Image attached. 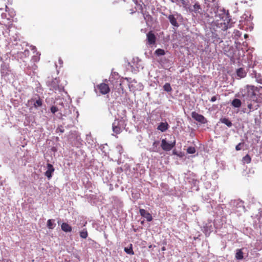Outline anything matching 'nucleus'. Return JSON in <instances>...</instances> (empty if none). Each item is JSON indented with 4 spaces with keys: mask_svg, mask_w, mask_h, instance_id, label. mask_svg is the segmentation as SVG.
<instances>
[{
    "mask_svg": "<svg viewBox=\"0 0 262 262\" xmlns=\"http://www.w3.org/2000/svg\"><path fill=\"white\" fill-rule=\"evenodd\" d=\"M214 224L211 222H209L208 224H206L205 226H204V232L206 235V236H208L210 235V233L213 231L214 228Z\"/></svg>",
    "mask_w": 262,
    "mask_h": 262,
    "instance_id": "11",
    "label": "nucleus"
},
{
    "mask_svg": "<svg viewBox=\"0 0 262 262\" xmlns=\"http://www.w3.org/2000/svg\"><path fill=\"white\" fill-rule=\"evenodd\" d=\"M54 220L49 219L47 221V226L49 229H53L55 226L56 224L54 222Z\"/></svg>",
    "mask_w": 262,
    "mask_h": 262,
    "instance_id": "22",
    "label": "nucleus"
},
{
    "mask_svg": "<svg viewBox=\"0 0 262 262\" xmlns=\"http://www.w3.org/2000/svg\"><path fill=\"white\" fill-rule=\"evenodd\" d=\"M191 116L193 119L202 124H205L207 122L206 119L202 115L197 113L195 112H192Z\"/></svg>",
    "mask_w": 262,
    "mask_h": 262,
    "instance_id": "7",
    "label": "nucleus"
},
{
    "mask_svg": "<svg viewBox=\"0 0 262 262\" xmlns=\"http://www.w3.org/2000/svg\"><path fill=\"white\" fill-rule=\"evenodd\" d=\"M147 39L149 45H153L156 41V36L152 33L149 32L147 34Z\"/></svg>",
    "mask_w": 262,
    "mask_h": 262,
    "instance_id": "17",
    "label": "nucleus"
},
{
    "mask_svg": "<svg viewBox=\"0 0 262 262\" xmlns=\"http://www.w3.org/2000/svg\"><path fill=\"white\" fill-rule=\"evenodd\" d=\"M136 4L137 3L138 0H133Z\"/></svg>",
    "mask_w": 262,
    "mask_h": 262,
    "instance_id": "45",
    "label": "nucleus"
},
{
    "mask_svg": "<svg viewBox=\"0 0 262 262\" xmlns=\"http://www.w3.org/2000/svg\"><path fill=\"white\" fill-rule=\"evenodd\" d=\"M160 141L158 140L155 141L152 145V146L148 149L150 152H158L160 151Z\"/></svg>",
    "mask_w": 262,
    "mask_h": 262,
    "instance_id": "15",
    "label": "nucleus"
},
{
    "mask_svg": "<svg viewBox=\"0 0 262 262\" xmlns=\"http://www.w3.org/2000/svg\"><path fill=\"white\" fill-rule=\"evenodd\" d=\"M114 76H118V74L116 72L112 73L111 76L110 78V79L111 80Z\"/></svg>",
    "mask_w": 262,
    "mask_h": 262,
    "instance_id": "37",
    "label": "nucleus"
},
{
    "mask_svg": "<svg viewBox=\"0 0 262 262\" xmlns=\"http://www.w3.org/2000/svg\"><path fill=\"white\" fill-rule=\"evenodd\" d=\"M244 143L243 142H241L238 144L235 147V149L237 151L241 150L242 146L244 145Z\"/></svg>",
    "mask_w": 262,
    "mask_h": 262,
    "instance_id": "35",
    "label": "nucleus"
},
{
    "mask_svg": "<svg viewBox=\"0 0 262 262\" xmlns=\"http://www.w3.org/2000/svg\"><path fill=\"white\" fill-rule=\"evenodd\" d=\"M39 56H40V54H38V53H37L36 55H34L32 57V60L34 62H37V61H38L39 60V58H39Z\"/></svg>",
    "mask_w": 262,
    "mask_h": 262,
    "instance_id": "32",
    "label": "nucleus"
},
{
    "mask_svg": "<svg viewBox=\"0 0 262 262\" xmlns=\"http://www.w3.org/2000/svg\"><path fill=\"white\" fill-rule=\"evenodd\" d=\"M139 212L140 215L145 218L148 222H150L152 220V215L144 209H140Z\"/></svg>",
    "mask_w": 262,
    "mask_h": 262,
    "instance_id": "14",
    "label": "nucleus"
},
{
    "mask_svg": "<svg viewBox=\"0 0 262 262\" xmlns=\"http://www.w3.org/2000/svg\"><path fill=\"white\" fill-rule=\"evenodd\" d=\"M58 61L60 64H62L63 63L62 60L60 58H59Z\"/></svg>",
    "mask_w": 262,
    "mask_h": 262,
    "instance_id": "41",
    "label": "nucleus"
},
{
    "mask_svg": "<svg viewBox=\"0 0 262 262\" xmlns=\"http://www.w3.org/2000/svg\"><path fill=\"white\" fill-rule=\"evenodd\" d=\"M49 86L50 89L55 92L58 91L61 92L64 91V88L63 86L59 85V80L57 78H55L50 82Z\"/></svg>",
    "mask_w": 262,
    "mask_h": 262,
    "instance_id": "5",
    "label": "nucleus"
},
{
    "mask_svg": "<svg viewBox=\"0 0 262 262\" xmlns=\"http://www.w3.org/2000/svg\"><path fill=\"white\" fill-rule=\"evenodd\" d=\"M161 250L164 251L165 250H166V248L165 247H163L162 248H161Z\"/></svg>",
    "mask_w": 262,
    "mask_h": 262,
    "instance_id": "43",
    "label": "nucleus"
},
{
    "mask_svg": "<svg viewBox=\"0 0 262 262\" xmlns=\"http://www.w3.org/2000/svg\"><path fill=\"white\" fill-rule=\"evenodd\" d=\"M163 90L167 92V93H170L172 92V89L171 88V86L169 83H166L163 86Z\"/></svg>",
    "mask_w": 262,
    "mask_h": 262,
    "instance_id": "24",
    "label": "nucleus"
},
{
    "mask_svg": "<svg viewBox=\"0 0 262 262\" xmlns=\"http://www.w3.org/2000/svg\"><path fill=\"white\" fill-rule=\"evenodd\" d=\"M241 105L242 102L239 99L235 98L231 102V105L234 107L238 108Z\"/></svg>",
    "mask_w": 262,
    "mask_h": 262,
    "instance_id": "21",
    "label": "nucleus"
},
{
    "mask_svg": "<svg viewBox=\"0 0 262 262\" xmlns=\"http://www.w3.org/2000/svg\"><path fill=\"white\" fill-rule=\"evenodd\" d=\"M168 126L167 122H161L158 125L157 129L162 132H164L168 129Z\"/></svg>",
    "mask_w": 262,
    "mask_h": 262,
    "instance_id": "19",
    "label": "nucleus"
},
{
    "mask_svg": "<svg viewBox=\"0 0 262 262\" xmlns=\"http://www.w3.org/2000/svg\"><path fill=\"white\" fill-rule=\"evenodd\" d=\"M112 129L114 133L116 134H120L122 129L120 126L119 121L118 119H115L112 124Z\"/></svg>",
    "mask_w": 262,
    "mask_h": 262,
    "instance_id": "10",
    "label": "nucleus"
},
{
    "mask_svg": "<svg viewBox=\"0 0 262 262\" xmlns=\"http://www.w3.org/2000/svg\"><path fill=\"white\" fill-rule=\"evenodd\" d=\"M178 14L177 13L176 15L174 14H170L168 16L167 18L169 19L170 24L174 27H178L179 26V24L177 21V18L178 17Z\"/></svg>",
    "mask_w": 262,
    "mask_h": 262,
    "instance_id": "13",
    "label": "nucleus"
},
{
    "mask_svg": "<svg viewBox=\"0 0 262 262\" xmlns=\"http://www.w3.org/2000/svg\"><path fill=\"white\" fill-rule=\"evenodd\" d=\"M80 236L82 238H86L88 236V232L86 230H83L82 231L80 232Z\"/></svg>",
    "mask_w": 262,
    "mask_h": 262,
    "instance_id": "30",
    "label": "nucleus"
},
{
    "mask_svg": "<svg viewBox=\"0 0 262 262\" xmlns=\"http://www.w3.org/2000/svg\"><path fill=\"white\" fill-rule=\"evenodd\" d=\"M195 151H196L195 148L194 147L190 146V147H188V148L187 149V152L188 154H194L195 152Z\"/></svg>",
    "mask_w": 262,
    "mask_h": 262,
    "instance_id": "31",
    "label": "nucleus"
},
{
    "mask_svg": "<svg viewBox=\"0 0 262 262\" xmlns=\"http://www.w3.org/2000/svg\"><path fill=\"white\" fill-rule=\"evenodd\" d=\"M248 108H249V111H247L246 108L243 110L244 113H246L247 114H250L252 111L257 109V107L255 106L254 107L252 104L250 103L248 104Z\"/></svg>",
    "mask_w": 262,
    "mask_h": 262,
    "instance_id": "25",
    "label": "nucleus"
},
{
    "mask_svg": "<svg viewBox=\"0 0 262 262\" xmlns=\"http://www.w3.org/2000/svg\"><path fill=\"white\" fill-rule=\"evenodd\" d=\"M32 50H34V52H35V51H36V49L35 47H32Z\"/></svg>",
    "mask_w": 262,
    "mask_h": 262,
    "instance_id": "44",
    "label": "nucleus"
},
{
    "mask_svg": "<svg viewBox=\"0 0 262 262\" xmlns=\"http://www.w3.org/2000/svg\"><path fill=\"white\" fill-rule=\"evenodd\" d=\"M51 112L53 114H55V113L57 112L58 111V108L57 107L55 106H52L51 108Z\"/></svg>",
    "mask_w": 262,
    "mask_h": 262,
    "instance_id": "33",
    "label": "nucleus"
},
{
    "mask_svg": "<svg viewBox=\"0 0 262 262\" xmlns=\"http://www.w3.org/2000/svg\"><path fill=\"white\" fill-rule=\"evenodd\" d=\"M255 78L256 79V81L259 83H262V79L260 78L259 79L257 77V75H256V74L255 73Z\"/></svg>",
    "mask_w": 262,
    "mask_h": 262,
    "instance_id": "38",
    "label": "nucleus"
},
{
    "mask_svg": "<svg viewBox=\"0 0 262 262\" xmlns=\"http://www.w3.org/2000/svg\"><path fill=\"white\" fill-rule=\"evenodd\" d=\"M64 129H63V128L62 127H59L56 129V132L57 133L60 132L61 133H63L64 132Z\"/></svg>",
    "mask_w": 262,
    "mask_h": 262,
    "instance_id": "36",
    "label": "nucleus"
},
{
    "mask_svg": "<svg viewBox=\"0 0 262 262\" xmlns=\"http://www.w3.org/2000/svg\"><path fill=\"white\" fill-rule=\"evenodd\" d=\"M61 230L65 232H69L72 231V227L67 223H63L61 226Z\"/></svg>",
    "mask_w": 262,
    "mask_h": 262,
    "instance_id": "20",
    "label": "nucleus"
},
{
    "mask_svg": "<svg viewBox=\"0 0 262 262\" xmlns=\"http://www.w3.org/2000/svg\"><path fill=\"white\" fill-rule=\"evenodd\" d=\"M155 54L157 56H162V55H165V52L164 50L161 49H158L156 50Z\"/></svg>",
    "mask_w": 262,
    "mask_h": 262,
    "instance_id": "29",
    "label": "nucleus"
},
{
    "mask_svg": "<svg viewBox=\"0 0 262 262\" xmlns=\"http://www.w3.org/2000/svg\"><path fill=\"white\" fill-rule=\"evenodd\" d=\"M258 97V99L256 102H261L262 101V87H258V95H257Z\"/></svg>",
    "mask_w": 262,
    "mask_h": 262,
    "instance_id": "27",
    "label": "nucleus"
},
{
    "mask_svg": "<svg viewBox=\"0 0 262 262\" xmlns=\"http://www.w3.org/2000/svg\"><path fill=\"white\" fill-rule=\"evenodd\" d=\"M176 143V141L174 137H173V140L169 142H168L166 139H163L161 140V147L163 150L168 151L175 146Z\"/></svg>",
    "mask_w": 262,
    "mask_h": 262,
    "instance_id": "4",
    "label": "nucleus"
},
{
    "mask_svg": "<svg viewBox=\"0 0 262 262\" xmlns=\"http://www.w3.org/2000/svg\"><path fill=\"white\" fill-rule=\"evenodd\" d=\"M133 64L132 66V67L135 72H138L140 69H142L143 68L141 60H140L138 57L133 58Z\"/></svg>",
    "mask_w": 262,
    "mask_h": 262,
    "instance_id": "6",
    "label": "nucleus"
},
{
    "mask_svg": "<svg viewBox=\"0 0 262 262\" xmlns=\"http://www.w3.org/2000/svg\"><path fill=\"white\" fill-rule=\"evenodd\" d=\"M4 262H11V261L9 259H5Z\"/></svg>",
    "mask_w": 262,
    "mask_h": 262,
    "instance_id": "42",
    "label": "nucleus"
},
{
    "mask_svg": "<svg viewBox=\"0 0 262 262\" xmlns=\"http://www.w3.org/2000/svg\"><path fill=\"white\" fill-rule=\"evenodd\" d=\"M251 160V157H250V156L249 155H246L245 156H244L243 158V161L244 163H245L248 164V163H250Z\"/></svg>",
    "mask_w": 262,
    "mask_h": 262,
    "instance_id": "28",
    "label": "nucleus"
},
{
    "mask_svg": "<svg viewBox=\"0 0 262 262\" xmlns=\"http://www.w3.org/2000/svg\"><path fill=\"white\" fill-rule=\"evenodd\" d=\"M217 99V98H216V96H213L211 99H210V101L211 102H214Z\"/></svg>",
    "mask_w": 262,
    "mask_h": 262,
    "instance_id": "40",
    "label": "nucleus"
},
{
    "mask_svg": "<svg viewBox=\"0 0 262 262\" xmlns=\"http://www.w3.org/2000/svg\"><path fill=\"white\" fill-rule=\"evenodd\" d=\"M231 204L233 207H235L237 209H239V210H237L238 211H241V209H244V202L241 200H232L231 202Z\"/></svg>",
    "mask_w": 262,
    "mask_h": 262,
    "instance_id": "8",
    "label": "nucleus"
},
{
    "mask_svg": "<svg viewBox=\"0 0 262 262\" xmlns=\"http://www.w3.org/2000/svg\"><path fill=\"white\" fill-rule=\"evenodd\" d=\"M5 8H6V11H7V9L8 8V7L6 5L5 6Z\"/></svg>",
    "mask_w": 262,
    "mask_h": 262,
    "instance_id": "46",
    "label": "nucleus"
},
{
    "mask_svg": "<svg viewBox=\"0 0 262 262\" xmlns=\"http://www.w3.org/2000/svg\"><path fill=\"white\" fill-rule=\"evenodd\" d=\"M243 249L244 248L236 249L235 256L236 259L240 260L244 258Z\"/></svg>",
    "mask_w": 262,
    "mask_h": 262,
    "instance_id": "18",
    "label": "nucleus"
},
{
    "mask_svg": "<svg viewBox=\"0 0 262 262\" xmlns=\"http://www.w3.org/2000/svg\"><path fill=\"white\" fill-rule=\"evenodd\" d=\"M97 88L102 94L105 95L110 92L109 86L106 83H102L98 85Z\"/></svg>",
    "mask_w": 262,
    "mask_h": 262,
    "instance_id": "9",
    "label": "nucleus"
},
{
    "mask_svg": "<svg viewBox=\"0 0 262 262\" xmlns=\"http://www.w3.org/2000/svg\"><path fill=\"white\" fill-rule=\"evenodd\" d=\"M55 170V169L53 166L50 164H47V170L45 172V176L47 177V178L50 180L52 177V174Z\"/></svg>",
    "mask_w": 262,
    "mask_h": 262,
    "instance_id": "12",
    "label": "nucleus"
},
{
    "mask_svg": "<svg viewBox=\"0 0 262 262\" xmlns=\"http://www.w3.org/2000/svg\"><path fill=\"white\" fill-rule=\"evenodd\" d=\"M236 76L238 77V79H241L244 78L246 77L247 75L246 71L242 68H240L236 70Z\"/></svg>",
    "mask_w": 262,
    "mask_h": 262,
    "instance_id": "16",
    "label": "nucleus"
},
{
    "mask_svg": "<svg viewBox=\"0 0 262 262\" xmlns=\"http://www.w3.org/2000/svg\"><path fill=\"white\" fill-rule=\"evenodd\" d=\"M220 122L226 124L229 127H230L232 126V123L228 118H221Z\"/></svg>",
    "mask_w": 262,
    "mask_h": 262,
    "instance_id": "23",
    "label": "nucleus"
},
{
    "mask_svg": "<svg viewBox=\"0 0 262 262\" xmlns=\"http://www.w3.org/2000/svg\"><path fill=\"white\" fill-rule=\"evenodd\" d=\"M247 36H248V35H247V34H245V38H246V37H247Z\"/></svg>",
    "mask_w": 262,
    "mask_h": 262,
    "instance_id": "47",
    "label": "nucleus"
},
{
    "mask_svg": "<svg viewBox=\"0 0 262 262\" xmlns=\"http://www.w3.org/2000/svg\"><path fill=\"white\" fill-rule=\"evenodd\" d=\"M204 1L206 10L205 7L204 9L202 8L198 1L192 0V5L188 6V11L199 17L204 23L210 25L213 29H220L223 31V35H226L228 30L233 27L228 11L221 8L214 0L211 3H208L206 0Z\"/></svg>",
    "mask_w": 262,
    "mask_h": 262,
    "instance_id": "1",
    "label": "nucleus"
},
{
    "mask_svg": "<svg viewBox=\"0 0 262 262\" xmlns=\"http://www.w3.org/2000/svg\"><path fill=\"white\" fill-rule=\"evenodd\" d=\"M181 1L184 7L188 11V7L190 5H189L185 0H181Z\"/></svg>",
    "mask_w": 262,
    "mask_h": 262,
    "instance_id": "34",
    "label": "nucleus"
},
{
    "mask_svg": "<svg viewBox=\"0 0 262 262\" xmlns=\"http://www.w3.org/2000/svg\"><path fill=\"white\" fill-rule=\"evenodd\" d=\"M258 88L257 87L247 85L245 90V93L244 95H247L248 97H249L251 100L256 102L258 99L257 96V95H258Z\"/></svg>",
    "mask_w": 262,
    "mask_h": 262,
    "instance_id": "3",
    "label": "nucleus"
},
{
    "mask_svg": "<svg viewBox=\"0 0 262 262\" xmlns=\"http://www.w3.org/2000/svg\"><path fill=\"white\" fill-rule=\"evenodd\" d=\"M2 18H7L8 19H9V18L7 17V14L5 13H2L1 14Z\"/></svg>",
    "mask_w": 262,
    "mask_h": 262,
    "instance_id": "39",
    "label": "nucleus"
},
{
    "mask_svg": "<svg viewBox=\"0 0 262 262\" xmlns=\"http://www.w3.org/2000/svg\"><path fill=\"white\" fill-rule=\"evenodd\" d=\"M124 250L126 253H127L128 254H130V255L134 254V251L133 250V248H132V244H130V246L128 247H125Z\"/></svg>",
    "mask_w": 262,
    "mask_h": 262,
    "instance_id": "26",
    "label": "nucleus"
},
{
    "mask_svg": "<svg viewBox=\"0 0 262 262\" xmlns=\"http://www.w3.org/2000/svg\"><path fill=\"white\" fill-rule=\"evenodd\" d=\"M43 104V100L40 98V96L35 94L32 98L28 100L27 105L30 107L31 110L33 108L38 109L39 107L42 106Z\"/></svg>",
    "mask_w": 262,
    "mask_h": 262,
    "instance_id": "2",
    "label": "nucleus"
}]
</instances>
